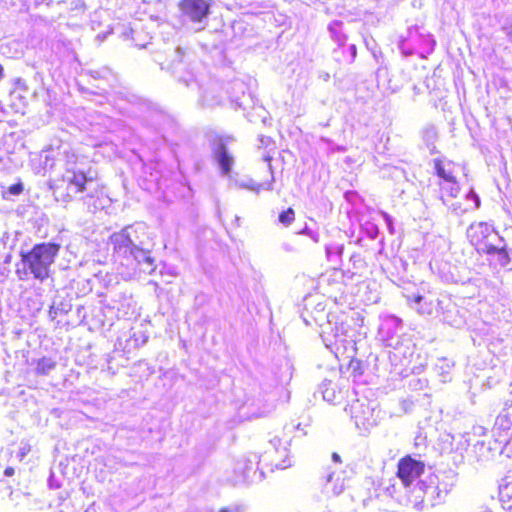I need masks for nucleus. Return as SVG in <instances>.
<instances>
[{"instance_id":"nucleus-9","label":"nucleus","mask_w":512,"mask_h":512,"mask_svg":"<svg viewBox=\"0 0 512 512\" xmlns=\"http://www.w3.org/2000/svg\"><path fill=\"white\" fill-rule=\"evenodd\" d=\"M435 46V40L430 34H422L418 27L409 28L408 37L401 39L399 48L405 55H412L414 48L418 47L425 52H432Z\"/></svg>"},{"instance_id":"nucleus-16","label":"nucleus","mask_w":512,"mask_h":512,"mask_svg":"<svg viewBox=\"0 0 512 512\" xmlns=\"http://www.w3.org/2000/svg\"><path fill=\"white\" fill-rule=\"evenodd\" d=\"M484 254L488 255L490 262L500 267H507L511 261L509 252L507 250L505 240L500 237V242H496L493 247H490Z\"/></svg>"},{"instance_id":"nucleus-11","label":"nucleus","mask_w":512,"mask_h":512,"mask_svg":"<svg viewBox=\"0 0 512 512\" xmlns=\"http://www.w3.org/2000/svg\"><path fill=\"white\" fill-rule=\"evenodd\" d=\"M492 433L495 442L499 444L508 443L510 436H512V413L507 409H503L496 417Z\"/></svg>"},{"instance_id":"nucleus-45","label":"nucleus","mask_w":512,"mask_h":512,"mask_svg":"<svg viewBox=\"0 0 512 512\" xmlns=\"http://www.w3.org/2000/svg\"><path fill=\"white\" fill-rule=\"evenodd\" d=\"M459 208H460V204H458V203H454L450 206V209H452L455 213H457Z\"/></svg>"},{"instance_id":"nucleus-7","label":"nucleus","mask_w":512,"mask_h":512,"mask_svg":"<svg viewBox=\"0 0 512 512\" xmlns=\"http://www.w3.org/2000/svg\"><path fill=\"white\" fill-rule=\"evenodd\" d=\"M351 418L355 425L362 430L368 431L378 424L380 410L375 401L367 398L356 399L352 401L349 407Z\"/></svg>"},{"instance_id":"nucleus-48","label":"nucleus","mask_w":512,"mask_h":512,"mask_svg":"<svg viewBox=\"0 0 512 512\" xmlns=\"http://www.w3.org/2000/svg\"><path fill=\"white\" fill-rule=\"evenodd\" d=\"M25 455H26V451L25 450L21 451V458H23Z\"/></svg>"},{"instance_id":"nucleus-40","label":"nucleus","mask_w":512,"mask_h":512,"mask_svg":"<svg viewBox=\"0 0 512 512\" xmlns=\"http://www.w3.org/2000/svg\"><path fill=\"white\" fill-rule=\"evenodd\" d=\"M259 140L264 146H268L272 142L271 138L266 136H260Z\"/></svg>"},{"instance_id":"nucleus-2","label":"nucleus","mask_w":512,"mask_h":512,"mask_svg":"<svg viewBox=\"0 0 512 512\" xmlns=\"http://www.w3.org/2000/svg\"><path fill=\"white\" fill-rule=\"evenodd\" d=\"M61 245L55 242L35 244L28 251L20 252V261L16 264L15 273L20 281L30 279L40 283L52 276V266L59 255Z\"/></svg>"},{"instance_id":"nucleus-46","label":"nucleus","mask_w":512,"mask_h":512,"mask_svg":"<svg viewBox=\"0 0 512 512\" xmlns=\"http://www.w3.org/2000/svg\"><path fill=\"white\" fill-rule=\"evenodd\" d=\"M270 443L276 446L277 443H280V439L274 438L273 440H270Z\"/></svg>"},{"instance_id":"nucleus-37","label":"nucleus","mask_w":512,"mask_h":512,"mask_svg":"<svg viewBox=\"0 0 512 512\" xmlns=\"http://www.w3.org/2000/svg\"><path fill=\"white\" fill-rule=\"evenodd\" d=\"M302 233L306 234L307 236H309L314 242H318L319 241V234L316 232V231H313L309 228H305Z\"/></svg>"},{"instance_id":"nucleus-38","label":"nucleus","mask_w":512,"mask_h":512,"mask_svg":"<svg viewBox=\"0 0 512 512\" xmlns=\"http://www.w3.org/2000/svg\"><path fill=\"white\" fill-rule=\"evenodd\" d=\"M383 217L385 219V222L388 226V229L390 231V233H393L394 232V227H393V221H392V218L389 214L387 213H383Z\"/></svg>"},{"instance_id":"nucleus-13","label":"nucleus","mask_w":512,"mask_h":512,"mask_svg":"<svg viewBox=\"0 0 512 512\" xmlns=\"http://www.w3.org/2000/svg\"><path fill=\"white\" fill-rule=\"evenodd\" d=\"M442 299H434L433 297H424L421 295H413L408 297V303L411 308L415 309L420 315L432 316L440 314V305L438 302Z\"/></svg>"},{"instance_id":"nucleus-44","label":"nucleus","mask_w":512,"mask_h":512,"mask_svg":"<svg viewBox=\"0 0 512 512\" xmlns=\"http://www.w3.org/2000/svg\"><path fill=\"white\" fill-rule=\"evenodd\" d=\"M184 82H185V84H186L187 86H190V85H192V84H194V85H196V86L198 85V84H197V82H196L193 78H191L190 80H185Z\"/></svg>"},{"instance_id":"nucleus-23","label":"nucleus","mask_w":512,"mask_h":512,"mask_svg":"<svg viewBox=\"0 0 512 512\" xmlns=\"http://www.w3.org/2000/svg\"><path fill=\"white\" fill-rule=\"evenodd\" d=\"M245 84L242 81H234L232 83V91L230 92V99L234 102L238 107H245L246 105V94H245ZM249 98V95H248Z\"/></svg>"},{"instance_id":"nucleus-8","label":"nucleus","mask_w":512,"mask_h":512,"mask_svg":"<svg viewBox=\"0 0 512 512\" xmlns=\"http://www.w3.org/2000/svg\"><path fill=\"white\" fill-rule=\"evenodd\" d=\"M500 237L493 225L487 222H475L467 228V238L480 254H484L496 242H500Z\"/></svg>"},{"instance_id":"nucleus-47","label":"nucleus","mask_w":512,"mask_h":512,"mask_svg":"<svg viewBox=\"0 0 512 512\" xmlns=\"http://www.w3.org/2000/svg\"><path fill=\"white\" fill-rule=\"evenodd\" d=\"M453 281H454L455 283H458V282L465 283V280H464V279H453Z\"/></svg>"},{"instance_id":"nucleus-42","label":"nucleus","mask_w":512,"mask_h":512,"mask_svg":"<svg viewBox=\"0 0 512 512\" xmlns=\"http://www.w3.org/2000/svg\"><path fill=\"white\" fill-rule=\"evenodd\" d=\"M378 235V228L376 226H372L371 231L369 232V236L371 239H375Z\"/></svg>"},{"instance_id":"nucleus-1","label":"nucleus","mask_w":512,"mask_h":512,"mask_svg":"<svg viewBox=\"0 0 512 512\" xmlns=\"http://www.w3.org/2000/svg\"><path fill=\"white\" fill-rule=\"evenodd\" d=\"M114 255L134 271L152 274L156 269L153 242L143 223L129 225L110 236Z\"/></svg>"},{"instance_id":"nucleus-36","label":"nucleus","mask_w":512,"mask_h":512,"mask_svg":"<svg viewBox=\"0 0 512 512\" xmlns=\"http://www.w3.org/2000/svg\"><path fill=\"white\" fill-rule=\"evenodd\" d=\"M244 507L242 505H231L220 509L219 512H243Z\"/></svg>"},{"instance_id":"nucleus-30","label":"nucleus","mask_w":512,"mask_h":512,"mask_svg":"<svg viewBox=\"0 0 512 512\" xmlns=\"http://www.w3.org/2000/svg\"><path fill=\"white\" fill-rule=\"evenodd\" d=\"M295 219V212L292 208H288L279 214L278 220L285 226H289Z\"/></svg>"},{"instance_id":"nucleus-39","label":"nucleus","mask_w":512,"mask_h":512,"mask_svg":"<svg viewBox=\"0 0 512 512\" xmlns=\"http://www.w3.org/2000/svg\"><path fill=\"white\" fill-rule=\"evenodd\" d=\"M291 464H290V461L289 460H283L282 463H277L275 464V466L278 468V469H285L287 467H289Z\"/></svg>"},{"instance_id":"nucleus-26","label":"nucleus","mask_w":512,"mask_h":512,"mask_svg":"<svg viewBox=\"0 0 512 512\" xmlns=\"http://www.w3.org/2000/svg\"><path fill=\"white\" fill-rule=\"evenodd\" d=\"M319 391L325 401L329 403H335L337 401L338 397L335 390V385L332 383V381L324 380L319 387Z\"/></svg>"},{"instance_id":"nucleus-6","label":"nucleus","mask_w":512,"mask_h":512,"mask_svg":"<svg viewBox=\"0 0 512 512\" xmlns=\"http://www.w3.org/2000/svg\"><path fill=\"white\" fill-rule=\"evenodd\" d=\"M211 0H181L179 10L181 21L196 32L202 31L208 25Z\"/></svg>"},{"instance_id":"nucleus-20","label":"nucleus","mask_w":512,"mask_h":512,"mask_svg":"<svg viewBox=\"0 0 512 512\" xmlns=\"http://www.w3.org/2000/svg\"><path fill=\"white\" fill-rule=\"evenodd\" d=\"M327 30L331 39L339 46L342 47L347 42V34L344 31V24L340 20H333L328 24Z\"/></svg>"},{"instance_id":"nucleus-17","label":"nucleus","mask_w":512,"mask_h":512,"mask_svg":"<svg viewBox=\"0 0 512 512\" xmlns=\"http://www.w3.org/2000/svg\"><path fill=\"white\" fill-rule=\"evenodd\" d=\"M346 487L345 477L342 473L330 472L325 476L323 492L328 496L340 495Z\"/></svg>"},{"instance_id":"nucleus-31","label":"nucleus","mask_w":512,"mask_h":512,"mask_svg":"<svg viewBox=\"0 0 512 512\" xmlns=\"http://www.w3.org/2000/svg\"><path fill=\"white\" fill-rule=\"evenodd\" d=\"M273 409V406L272 405H267L265 406L262 410H259V411H252L250 414H249V418L250 419H256V418H260V417H264L266 415H268Z\"/></svg>"},{"instance_id":"nucleus-5","label":"nucleus","mask_w":512,"mask_h":512,"mask_svg":"<svg viewBox=\"0 0 512 512\" xmlns=\"http://www.w3.org/2000/svg\"><path fill=\"white\" fill-rule=\"evenodd\" d=\"M457 483V474L453 470L440 471L429 475L419 483L424 497L433 505L442 503Z\"/></svg>"},{"instance_id":"nucleus-14","label":"nucleus","mask_w":512,"mask_h":512,"mask_svg":"<svg viewBox=\"0 0 512 512\" xmlns=\"http://www.w3.org/2000/svg\"><path fill=\"white\" fill-rule=\"evenodd\" d=\"M401 329V320L396 316H389L383 321L379 329V334L381 335L383 341L386 342L387 346H394V344L398 343V340L394 341V337L398 336Z\"/></svg>"},{"instance_id":"nucleus-15","label":"nucleus","mask_w":512,"mask_h":512,"mask_svg":"<svg viewBox=\"0 0 512 512\" xmlns=\"http://www.w3.org/2000/svg\"><path fill=\"white\" fill-rule=\"evenodd\" d=\"M438 305H440V314L442 316V321L454 326V327H460L464 320L459 315L458 307L455 303H453L450 299L445 298L438 302Z\"/></svg>"},{"instance_id":"nucleus-22","label":"nucleus","mask_w":512,"mask_h":512,"mask_svg":"<svg viewBox=\"0 0 512 512\" xmlns=\"http://www.w3.org/2000/svg\"><path fill=\"white\" fill-rule=\"evenodd\" d=\"M222 96L218 93V86L213 84L209 86L202 94L200 102L203 107H213L219 105Z\"/></svg>"},{"instance_id":"nucleus-41","label":"nucleus","mask_w":512,"mask_h":512,"mask_svg":"<svg viewBox=\"0 0 512 512\" xmlns=\"http://www.w3.org/2000/svg\"><path fill=\"white\" fill-rule=\"evenodd\" d=\"M15 474V470L13 467H7L5 470H4V475L6 477H11Z\"/></svg>"},{"instance_id":"nucleus-21","label":"nucleus","mask_w":512,"mask_h":512,"mask_svg":"<svg viewBox=\"0 0 512 512\" xmlns=\"http://www.w3.org/2000/svg\"><path fill=\"white\" fill-rule=\"evenodd\" d=\"M499 499L503 509L512 511V476L503 479L499 487Z\"/></svg>"},{"instance_id":"nucleus-27","label":"nucleus","mask_w":512,"mask_h":512,"mask_svg":"<svg viewBox=\"0 0 512 512\" xmlns=\"http://www.w3.org/2000/svg\"><path fill=\"white\" fill-rule=\"evenodd\" d=\"M56 368V362L47 357H43L37 361L35 371L38 375H49Z\"/></svg>"},{"instance_id":"nucleus-18","label":"nucleus","mask_w":512,"mask_h":512,"mask_svg":"<svg viewBox=\"0 0 512 512\" xmlns=\"http://www.w3.org/2000/svg\"><path fill=\"white\" fill-rule=\"evenodd\" d=\"M255 460L256 456H254V460L248 459L237 463L236 470L241 471L242 481L249 483L262 478L263 472H258V462Z\"/></svg>"},{"instance_id":"nucleus-33","label":"nucleus","mask_w":512,"mask_h":512,"mask_svg":"<svg viewBox=\"0 0 512 512\" xmlns=\"http://www.w3.org/2000/svg\"><path fill=\"white\" fill-rule=\"evenodd\" d=\"M347 49H348L349 55L346 57L345 61L347 63H352L355 60L356 55H357L356 45L350 44Z\"/></svg>"},{"instance_id":"nucleus-49","label":"nucleus","mask_w":512,"mask_h":512,"mask_svg":"<svg viewBox=\"0 0 512 512\" xmlns=\"http://www.w3.org/2000/svg\"><path fill=\"white\" fill-rule=\"evenodd\" d=\"M326 252H327V254H330V252H331L330 247H326Z\"/></svg>"},{"instance_id":"nucleus-43","label":"nucleus","mask_w":512,"mask_h":512,"mask_svg":"<svg viewBox=\"0 0 512 512\" xmlns=\"http://www.w3.org/2000/svg\"><path fill=\"white\" fill-rule=\"evenodd\" d=\"M332 460H333L334 462H338V463H339V462H341L340 456H339V454H337V453H333V454H332Z\"/></svg>"},{"instance_id":"nucleus-34","label":"nucleus","mask_w":512,"mask_h":512,"mask_svg":"<svg viewBox=\"0 0 512 512\" xmlns=\"http://www.w3.org/2000/svg\"><path fill=\"white\" fill-rule=\"evenodd\" d=\"M466 198L468 200H472L474 202L476 209H478L480 207V204H481L480 197L478 196V194L473 189H471L467 193Z\"/></svg>"},{"instance_id":"nucleus-4","label":"nucleus","mask_w":512,"mask_h":512,"mask_svg":"<svg viewBox=\"0 0 512 512\" xmlns=\"http://www.w3.org/2000/svg\"><path fill=\"white\" fill-rule=\"evenodd\" d=\"M64 163L63 181L67 183L69 192L80 193L86 190V185L93 181V177L86 173L84 157L75 152L64 150L62 159Z\"/></svg>"},{"instance_id":"nucleus-24","label":"nucleus","mask_w":512,"mask_h":512,"mask_svg":"<svg viewBox=\"0 0 512 512\" xmlns=\"http://www.w3.org/2000/svg\"><path fill=\"white\" fill-rule=\"evenodd\" d=\"M422 138L430 152L435 153V143L438 140L437 128L432 124L426 125L422 130Z\"/></svg>"},{"instance_id":"nucleus-3","label":"nucleus","mask_w":512,"mask_h":512,"mask_svg":"<svg viewBox=\"0 0 512 512\" xmlns=\"http://www.w3.org/2000/svg\"><path fill=\"white\" fill-rule=\"evenodd\" d=\"M320 336L327 349L336 358H353L356 354V343L353 330L345 314L327 316V322L321 325Z\"/></svg>"},{"instance_id":"nucleus-10","label":"nucleus","mask_w":512,"mask_h":512,"mask_svg":"<svg viewBox=\"0 0 512 512\" xmlns=\"http://www.w3.org/2000/svg\"><path fill=\"white\" fill-rule=\"evenodd\" d=\"M232 137H220L215 141L213 147V156L219 165L222 175L228 176L234 164V157L229 152L227 146L232 142Z\"/></svg>"},{"instance_id":"nucleus-12","label":"nucleus","mask_w":512,"mask_h":512,"mask_svg":"<svg viewBox=\"0 0 512 512\" xmlns=\"http://www.w3.org/2000/svg\"><path fill=\"white\" fill-rule=\"evenodd\" d=\"M423 464L411 457L400 460L397 475L405 486H409L423 472Z\"/></svg>"},{"instance_id":"nucleus-35","label":"nucleus","mask_w":512,"mask_h":512,"mask_svg":"<svg viewBox=\"0 0 512 512\" xmlns=\"http://www.w3.org/2000/svg\"><path fill=\"white\" fill-rule=\"evenodd\" d=\"M184 55H185L184 49H182L181 47H177L174 50V56L175 57L172 59V63L174 64L176 62H178V63L182 62V59H183Z\"/></svg>"},{"instance_id":"nucleus-28","label":"nucleus","mask_w":512,"mask_h":512,"mask_svg":"<svg viewBox=\"0 0 512 512\" xmlns=\"http://www.w3.org/2000/svg\"><path fill=\"white\" fill-rule=\"evenodd\" d=\"M441 191L442 193H445L446 195L450 197H457L460 192V186L459 183L456 181V179H452L451 181L440 183Z\"/></svg>"},{"instance_id":"nucleus-29","label":"nucleus","mask_w":512,"mask_h":512,"mask_svg":"<svg viewBox=\"0 0 512 512\" xmlns=\"http://www.w3.org/2000/svg\"><path fill=\"white\" fill-rule=\"evenodd\" d=\"M435 169L438 177H440L443 182L451 181L455 177L452 175L450 171H447L441 161L436 160L435 161Z\"/></svg>"},{"instance_id":"nucleus-19","label":"nucleus","mask_w":512,"mask_h":512,"mask_svg":"<svg viewBox=\"0 0 512 512\" xmlns=\"http://www.w3.org/2000/svg\"><path fill=\"white\" fill-rule=\"evenodd\" d=\"M264 161L268 163V170L271 175V179L268 182L263 183H256L253 179H246L239 182V187L249 189L251 191H254L258 193L260 190H266V191H272L273 190V183L275 181L274 175H273V169L271 165L272 157L270 155H264L263 157Z\"/></svg>"},{"instance_id":"nucleus-32","label":"nucleus","mask_w":512,"mask_h":512,"mask_svg":"<svg viewBox=\"0 0 512 512\" xmlns=\"http://www.w3.org/2000/svg\"><path fill=\"white\" fill-rule=\"evenodd\" d=\"M23 192V184L21 182H17L8 188V193L13 196L20 195Z\"/></svg>"},{"instance_id":"nucleus-25","label":"nucleus","mask_w":512,"mask_h":512,"mask_svg":"<svg viewBox=\"0 0 512 512\" xmlns=\"http://www.w3.org/2000/svg\"><path fill=\"white\" fill-rule=\"evenodd\" d=\"M72 305L69 301L53 300L52 304L49 307V316L53 320L60 314H67L70 312Z\"/></svg>"}]
</instances>
